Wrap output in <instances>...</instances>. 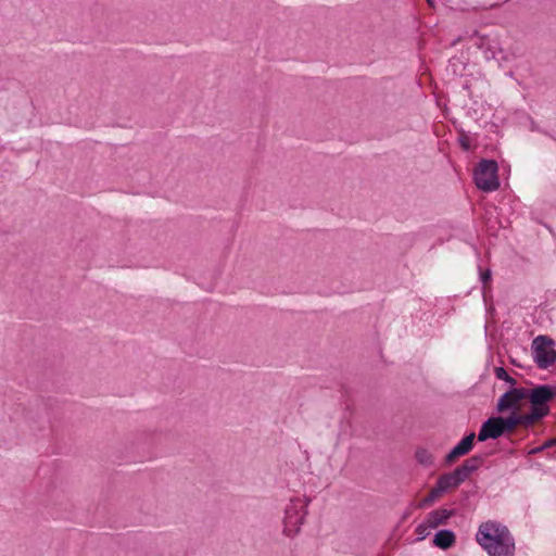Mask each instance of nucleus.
Here are the masks:
<instances>
[{"label":"nucleus","mask_w":556,"mask_h":556,"mask_svg":"<svg viewBox=\"0 0 556 556\" xmlns=\"http://www.w3.org/2000/svg\"><path fill=\"white\" fill-rule=\"evenodd\" d=\"M476 541L489 556H514L515 540L508 528L489 520L482 522L476 533Z\"/></svg>","instance_id":"obj_1"},{"label":"nucleus","mask_w":556,"mask_h":556,"mask_svg":"<svg viewBox=\"0 0 556 556\" xmlns=\"http://www.w3.org/2000/svg\"><path fill=\"white\" fill-rule=\"evenodd\" d=\"M498 165L495 160L482 159L473 169V181L478 189L492 192L498 189Z\"/></svg>","instance_id":"obj_2"},{"label":"nucleus","mask_w":556,"mask_h":556,"mask_svg":"<svg viewBox=\"0 0 556 556\" xmlns=\"http://www.w3.org/2000/svg\"><path fill=\"white\" fill-rule=\"evenodd\" d=\"M459 143L464 150L468 151L470 149V144L466 138H460Z\"/></svg>","instance_id":"obj_21"},{"label":"nucleus","mask_w":556,"mask_h":556,"mask_svg":"<svg viewBox=\"0 0 556 556\" xmlns=\"http://www.w3.org/2000/svg\"><path fill=\"white\" fill-rule=\"evenodd\" d=\"M430 529H432V528L428 527V520L425 519V521L421 522L416 528V533L418 535V540L421 541V540L426 539L430 534Z\"/></svg>","instance_id":"obj_19"},{"label":"nucleus","mask_w":556,"mask_h":556,"mask_svg":"<svg viewBox=\"0 0 556 556\" xmlns=\"http://www.w3.org/2000/svg\"><path fill=\"white\" fill-rule=\"evenodd\" d=\"M454 515V509L440 508L432 510L427 515L426 518L428 520V527L435 529L441 525H445L447 520Z\"/></svg>","instance_id":"obj_11"},{"label":"nucleus","mask_w":556,"mask_h":556,"mask_svg":"<svg viewBox=\"0 0 556 556\" xmlns=\"http://www.w3.org/2000/svg\"><path fill=\"white\" fill-rule=\"evenodd\" d=\"M475 432L465 435L445 456L447 464L454 463L458 457L467 455L473 447Z\"/></svg>","instance_id":"obj_8"},{"label":"nucleus","mask_w":556,"mask_h":556,"mask_svg":"<svg viewBox=\"0 0 556 556\" xmlns=\"http://www.w3.org/2000/svg\"><path fill=\"white\" fill-rule=\"evenodd\" d=\"M555 445H556V438H553V439L547 440L543 444V447H552V446H555Z\"/></svg>","instance_id":"obj_22"},{"label":"nucleus","mask_w":556,"mask_h":556,"mask_svg":"<svg viewBox=\"0 0 556 556\" xmlns=\"http://www.w3.org/2000/svg\"><path fill=\"white\" fill-rule=\"evenodd\" d=\"M415 457L420 465L426 467L432 466L434 463L433 455L426 448H418Z\"/></svg>","instance_id":"obj_16"},{"label":"nucleus","mask_w":556,"mask_h":556,"mask_svg":"<svg viewBox=\"0 0 556 556\" xmlns=\"http://www.w3.org/2000/svg\"><path fill=\"white\" fill-rule=\"evenodd\" d=\"M526 399L525 388H510L503 393L496 403V412L504 413L507 410L517 412L518 404Z\"/></svg>","instance_id":"obj_5"},{"label":"nucleus","mask_w":556,"mask_h":556,"mask_svg":"<svg viewBox=\"0 0 556 556\" xmlns=\"http://www.w3.org/2000/svg\"><path fill=\"white\" fill-rule=\"evenodd\" d=\"M526 399L529 400L531 408L549 414L548 403L556 396V387L551 384H539L532 389H526Z\"/></svg>","instance_id":"obj_4"},{"label":"nucleus","mask_w":556,"mask_h":556,"mask_svg":"<svg viewBox=\"0 0 556 556\" xmlns=\"http://www.w3.org/2000/svg\"><path fill=\"white\" fill-rule=\"evenodd\" d=\"M495 376L497 379L503 380L511 386V388H515L514 386L517 383V381L508 375V372L503 367H496L495 368Z\"/></svg>","instance_id":"obj_18"},{"label":"nucleus","mask_w":556,"mask_h":556,"mask_svg":"<svg viewBox=\"0 0 556 556\" xmlns=\"http://www.w3.org/2000/svg\"><path fill=\"white\" fill-rule=\"evenodd\" d=\"M544 448H545V447H543V445H542V446H540V447H538V448L533 450L531 453H538V452L543 451Z\"/></svg>","instance_id":"obj_24"},{"label":"nucleus","mask_w":556,"mask_h":556,"mask_svg":"<svg viewBox=\"0 0 556 556\" xmlns=\"http://www.w3.org/2000/svg\"><path fill=\"white\" fill-rule=\"evenodd\" d=\"M480 279L483 285L489 282L491 280V271L488 269V270L481 273Z\"/></svg>","instance_id":"obj_20"},{"label":"nucleus","mask_w":556,"mask_h":556,"mask_svg":"<svg viewBox=\"0 0 556 556\" xmlns=\"http://www.w3.org/2000/svg\"><path fill=\"white\" fill-rule=\"evenodd\" d=\"M501 424L503 434L513 432L519 426L518 413L513 410L509 416H497Z\"/></svg>","instance_id":"obj_14"},{"label":"nucleus","mask_w":556,"mask_h":556,"mask_svg":"<svg viewBox=\"0 0 556 556\" xmlns=\"http://www.w3.org/2000/svg\"><path fill=\"white\" fill-rule=\"evenodd\" d=\"M484 462V456L473 455L467 458L460 466L455 468L457 476L465 481L472 472L478 470Z\"/></svg>","instance_id":"obj_10"},{"label":"nucleus","mask_w":556,"mask_h":556,"mask_svg":"<svg viewBox=\"0 0 556 556\" xmlns=\"http://www.w3.org/2000/svg\"><path fill=\"white\" fill-rule=\"evenodd\" d=\"M427 3H428L431 8H434V7H435V0H427Z\"/></svg>","instance_id":"obj_23"},{"label":"nucleus","mask_w":556,"mask_h":556,"mask_svg":"<svg viewBox=\"0 0 556 556\" xmlns=\"http://www.w3.org/2000/svg\"><path fill=\"white\" fill-rule=\"evenodd\" d=\"M456 541L455 533L450 529L439 530L433 538V544L441 549H448Z\"/></svg>","instance_id":"obj_13"},{"label":"nucleus","mask_w":556,"mask_h":556,"mask_svg":"<svg viewBox=\"0 0 556 556\" xmlns=\"http://www.w3.org/2000/svg\"><path fill=\"white\" fill-rule=\"evenodd\" d=\"M463 482V479L459 476H457V472L454 469L452 472H447L440 476L435 484L439 486L442 493H445L450 489L457 488Z\"/></svg>","instance_id":"obj_12"},{"label":"nucleus","mask_w":556,"mask_h":556,"mask_svg":"<svg viewBox=\"0 0 556 556\" xmlns=\"http://www.w3.org/2000/svg\"><path fill=\"white\" fill-rule=\"evenodd\" d=\"M543 413L544 412H539L538 409L531 408L529 414H518L519 426L529 427L535 424L536 421L546 417L545 415H543Z\"/></svg>","instance_id":"obj_15"},{"label":"nucleus","mask_w":556,"mask_h":556,"mask_svg":"<svg viewBox=\"0 0 556 556\" xmlns=\"http://www.w3.org/2000/svg\"><path fill=\"white\" fill-rule=\"evenodd\" d=\"M479 48L483 51L484 58L490 60H495L501 63L502 61H507V56L504 50L500 47L498 42L495 40H491L486 37L481 38L479 43Z\"/></svg>","instance_id":"obj_9"},{"label":"nucleus","mask_w":556,"mask_h":556,"mask_svg":"<svg viewBox=\"0 0 556 556\" xmlns=\"http://www.w3.org/2000/svg\"><path fill=\"white\" fill-rule=\"evenodd\" d=\"M554 340L546 336H538L532 342L533 361L540 369H546L556 362Z\"/></svg>","instance_id":"obj_3"},{"label":"nucleus","mask_w":556,"mask_h":556,"mask_svg":"<svg viewBox=\"0 0 556 556\" xmlns=\"http://www.w3.org/2000/svg\"><path fill=\"white\" fill-rule=\"evenodd\" d=\"M307 511H303L299 514L298 505L294 501H291L290 505L287 506L285 511V529L283 532L287 535L291 533H298L300 530V526L303 523L304 517Z\"/></svg>","instance_id":"obj_6"},{"label":"nucleus","mask_w":556,"mask_h":556,"mask_svg":"<svg viewBox=\"0 0 556 556\" xmlns=\"http://www.w3.org/2000/svg\"><path fill=\"white\" fill-rule=\"evenodd\" d=\"M442 491L439 489V486L435 484L431 491L429 492V494L421 501V504L420 506L421 507H425V506H429L431 505L440 495H442Z\"/></svg>","instance_id":"obj_17"},{"label":"nucleus","mask_w":556,"mask_h":556,"mask_svg":"<svg viewBox=\"0 0 556 556\" xmlns=\"http://www.w3.org/2000/svg\"><path fill=\"white\" fill-rule=\"evenodd\" d=\"M498 420L497 416H492L483 421L477 435L479 442H485L489 439L496 440L503 435Z\"/></svg>","instance_id":"obj_7"}]
</instances>
